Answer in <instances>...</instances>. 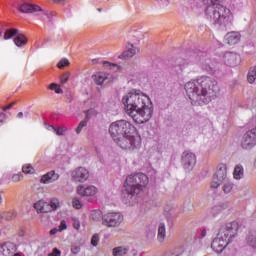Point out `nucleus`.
Segmentation results:
<instances>
[{
  "mask_svg": "<svg viewBox=\"0 0 256 256\" xmlns=\"http://www.w3.org/2000/svg\"><path fill=\"white\" fill-rule=\"evenodd\" d=\"M58 179H59V174L55 173V170H52L41 177L40 183H44L45 185H47L48 183H53Z\"/></svg>",
  "mask_w": 256,
  "mask_h": 256,
  "instance_id": "a211bd4d",
  "label": "nucleus"
},
{
  "mask_svg": "<svg viewBox=\"0 0 256 256\" xmlns=\"http://www.w3.org/2000/svg\"><path fill=\"white\" fill-rule=\"evenodd\" d=\"M243 149H253L256 145V127L247 131L242 138Z\"/></svg>",
  "mask_w": 256,
  "mask_h": 256,
  "instance_id": "f8f14e48",
  "label": "nucleus"
},
{
  "mask_svg": "<svg viewBox=\"0 0 256 256\" xmlns=\"http://www.w3.org/2000/svg\"><path fill=\"white\" fill-rule=\"evenodd\" d=\"M137 53L135 50V46L133 44L128 43L127 50H125L120 56L119 59H131Z\"/></svg>",
  "mask_w": 256,
  "mask_h": 256,
  "instance_id": "412c9836",
  "label": "nucleus"
},
{
  "mask_svg": "<svg viewBox=\"0 0 256 256\" xmlns=\"http://www.w3.org/2000/svg\"><path fill=\"white\" fill-rule=\"evenodd\" d=\"M72 207H74V209H81V207H83V204H81L79 198H73Z\"/></svg>",
  "mask_w": 256,
  "mask_h": 256,
  "instance_id": "58836bf2",
  "label": "nucleus"
},
{
  "mask_svg": "<svg viewBox=\"0 0 256 256\" xmlns=\"http://www.w3.org/2000/svg\"><path fill=\"white\" fill-rule=\"evenodd\" d=\"M223 191H224V193H231V191H233V183H231V182L224 183Z\"/></svg>",
  "mask_w": 256,
  "mask_h": 256,
  "instance_id": "e433bc0d",
  "label": "nucleus"
},
{
  "mask_svg": "<svg viewBox=\"0 0 256 256\" xmlns=\"http://www.w3.org/2000/svg\"><path fill=\"white\" fill-rule=\"evenodd\" d=\"M3 203V197L0 194V204Z\"/></svg>",
  "mask_w": 256,
  "mask_h": 256,
  "instance_id": "338daca9",
  "label": "nucleus"
},
{
  "mask_svg": "<svg viewBox=\"0 0 256 256\" xmlns=\"http://www.w3.org/2000/svg\"><path fill=\"white\" fill-rule=\"evenodd\" d=\"M68 65H70L69 60L67 58H63L58 62L57 67L58 69H64L65 67H68Z\"/></svg>",
  "mask_w": 256,
  "mask_h": 256,
  "instance_id": "c9c22d12",
  "label": "nucleus"
},
{
  "mask_svg": "<svg viewBox=\"0 0 256 256\" xmlns=\"http://www.w3.org/2000/svg\"><path fill=\"white\" fill-rule=\"evenodd\" d=\"M121 149H137L141 145V138L135 137L133 134L117 136L112 138Z\"/></svg>",
  "mask_w": 256,
  "mask_h": 256,
  "instance_id": "423d86ee",
  "label": "nucleus"
},
{
  "mask_svg": "<svg viewBox=\"0 0 256 256\" xmlns=\"http://www.w3.org/2000/svg\"><path fill=\"white\" fill-rule=\"evenodd\" d=\"M127 251H129L128 248H123L119 246L113 249V255L114 256L127 255Z\"/></svg>",
  "mask_w": 256,
  "mask_h": 256,
  "instance_id": "c85d7f7f",
  "label": "nucleus"
},
{
  "mask_svg": "<svg viewBox=\"0 0 256 256\" xmlns=\"http://www.w3.org/2000/svg\"><path fill=\"white\" fill-rule=\"evenodd\" d=\"M68 81H69V72H65L60 76V83L62 85H65V83H67Z\"/></svg>",
  "mask_w": 256,
  "mask_h": 256,
  "instance_id": "ea45409f",
  "label": "nucleus"
},
{
  "mask_svg": "<svg viewBox=\"0 0 256 256\" xmlns=\"http://www.w3.org/2000/svg\"><path fill=\"white\" fill-rule=\"evenodd\" d=\"M19 33V29L17 28H10L7 29L4 33V39H13V37H17V34Z\"/></svg>",
  "mask_w": 256,
  "mask_h": 256,
  "instance_id": "393cba45",
  "label": "nucleus"
},
{
  "mask_svg": "<svg viewBox=\"0 0 256 256\" xmlns=\"http://www.w3.org/2000/svg\"><path fill=\"white\" fill-rule=\"evenodd\" d=\"M81 251V246L77 245V244H73L71 246V253H73V255H78V253Z\"/></svg>",
  "mask_w": 256,
  "mask_h": 256,
  "instance_id": "37998d69",
  "label": "nucleus"
},
{
  "mask_svg": "<svg viewBox=\"0 0 256 256\" xmlns=\"http://www.w3.org/2000/svg\"><path fill=\"white\" fill-rule=\"evenodd\" d=\"M46 17L49 18V21H52L53 20V12H51L50 14L49 13H45Z\"/></svg>",
  "mask_w": 256,
  "mask_h": 256,
  "instance_id": "052dcab7",
  "label": "nucleus"
},
{
  "mask_svg": "<svg viewBox=\"0 0 256 256\" xmlns=\"http://www.w3.org/2000/svg\"><path fill=\"white\" fill-rule=\"evenodd\" d=\"M243 177V166H236L234 168V179H241Z\"/></svg>",
  "mask_w": 256,
  "mask_h": 256,
  "instance_id": "473e14b6",
  "label": "nucleus"
},
{
  "mask_svg": "<svg viewBox=\"0 0 256 256\" xmlns=\"http://www.w3.org/2000/svg\"><path fill=\"white\" fill-rule=\"evenodd\" d=\"M18 236H19V237H25V232H24L23 230H20V231L18 232Z\"/></svg>",
  "mask_w": 256,
  "mask_h": 256,
  "instance_id": "680f3d73",
  "label": "nucleus"
},
{
  "mask_svg": "<svg viewBox=\"0 0 256 256\" xmlns=\"http://www.w3.org/2000/svg\"><path fill=\"white\" fill-rule=\"evenodd\" d=\"M77 193L82 197H93L97 193V188L95 186H79Z\"/></svg>",
  "mask_w": 256,
  "mask_h": 256,
  "instance_id": "f3484780",
  "label": "nucleus"
},
{
  "mask_svg": "<svg viewBox=\"0 0 256 256\" xmlns=\"http://www.w3.org/2000/svg\"><path fill=\"white\" fill-rule=\"evenodd\" d=\"M53 130L56 132V135H63V133H65V129L61 127H58V128L53 127Z\"/></svg>",
  "mask_w": 256,
  "mask_h": 256,
  "instance_id": "de8ad7c7",
  "label": "nucleus"
},
{
  "mask_svg": "<svg viewBox=\"0 0 256 256\" xmlns=\"http://www.w3.org/2000/svg\"><path fill=\"white\" fill-rule=\"evenodd\" d=\"M83 127H87V120H82L79 124L78 127L76 128V133L79 135L81 131H83Z\"/></svg>",
  "mask_w": 256,
  "mask_h": 256,
  "instance_id": "4c0bfd02",
  "label": "nucleus"
},
{
  "mask_svg": "<svg viewBox=\"0 0 256 256\" xmlns=\"http://www.w3.org/2000/svg\"><path fill=\"white\" fill-rule=\"evenodd\" d=\"M239 233V223L230 222L225 225H222L219 229L218 234H220L221 239H227L228 242L232 243L233 239L237 237Z\"/></svg>",
  "mask_w": 256,
  "mask_h": 256,
  "instance_id": "0eeeda50",
  "label": "nucleus"
},
{
  "mask_svg": "<svg viewBox=\"0 0 256 256\" xmlns=\"http://www.w3.org/2000/svg\"><path fill=\"white\" fill-rule=\"evenodd\" d=\"M181 164L185 171H193L197 164V156L192 152L184 151L181 155Z\"/></svg>",
  "mask_w": 256,
  "mask_h": 256,
  "instance_id": "9d476101",
  "label": "nucleus"
},
{
  "mask_svg": "<svg viewBox=\"0 0 256 256\" xmlns=\"http://www.w3.org/2000/svg\"><path fill=\"white\" fill-rule=\"evenodd\" d=\"M15 251H17V247L13 242L0 244V256H13Z\"/></svg>",
  "mask_w": 256,
  "mask_h": 256,
  "instance_id": "dca6fc26",
  "label": "nucleus"
},
{
  "mask_svg": "<svg viewBox=\"0 0 256 256\" xmlns=\"http://www.w3.org/2000/svg\"><path fill=\"white\" fill-rule=\"evenodd\" d=\"M229 243L231 242L228 241L226 238H221L220 234L218 233L217 237L214 238L211 243V248L216 253H223V250L225 249V247H227V245H229Z\"/></svg>",
  "mask_w": 256,
  "mask_h": 256,
  "instance_id": "ddd939ff",
  "label": "nucleus"
},
{
  "mask_svg": "<svg viewBox=\"0 0 256 256\" xmlns=\"http://www.w3.org/2000/svg\"><path fill=\"white\" fill-rule=\"evenodd\" d=\"M48 205H49V209H51V211H57V209H59V199L52 198L50 200V203H48Z\"/></svg>",
  "mask_w": 256,
  "mask_h": 256,
  "instance_id": "2f4dec72",
  "label": "nucleus"
},
{
  "mask_svg": "<svg viewBox=\"0 0 256 256\" xmlns=\"http://www.w3.org/2000/svg\"><path fill=\"white\" fill-rule=\"evenodd\" d=\"M55 93L62 94L63 89H61L59 86H57L56 89H55Z\"/></svg>",
  "mask_w": 256,
  "mask_h": 256,
  "instance_id": "13d9d810",
  "label": "nucleus"
},
{
  "mask_svg": "<svg viewBox=\"0 0 256 256\" xmlns=\"http://www.w3.org/2000/svg\"><path fill=\"white\" fill-rule=\"evenodd\" d=\"M72 225H73L74 229H77V231H79V229L81 227V222H79L78 219H74Z\"/></svg>",
  "mask_w": 256,
  "mask_h": 256,
  "instance_id": "49530a36",
  "label": "nucleus"
},
{
  "mask_svg": "<svg viewBox=\"0 0 256 256\" xmlns=\"http://www.w3.org/2000/svg\"><path fill=\"white\" fill-rule=\"evenodd\" d=\"M17 117H18V119L23 118V112H19V113L17 114Z\"/></svg>",
  "mask_w": 256,
  "mask_h": 256,
  "instance_id": "e2e57ef3",
  "label": "nucleus"
},
{
  "mask_svg": "<svg viewBox=\"0 0 256 256\" xmlns=\"http://www.w3.org/2000/svg\"><path fill=\"white\" fill-rule=\"evenodd\" d=\"M5 119H7V114L0 113V125H3V123H5Z\"/></svg>",
  "mask_w": 256,
  "mask_h": 256,
  "instance_id": "3c124183",
  "label": "nucleus"
},
{
  "mask_svg": "<svg viewBox=\"0 0 256 256\" xmlns=\"http://www.w3.org/2000/svg\"><path fill=\"white\" fill-rule=\"evenodd\" d=\"M104 67H109V69H113V68H117L119 69V66H117V64H111L109 62H104Z\"/></svg>",
  "mask_w": 256,
  "mask_h": 256,
  "instance_id": "8fccbe9b",
  "label": "nucleus"
},
{
  "mask_svg": "<svg viewBox=\"0 0 256 256\" xmlns=\"http://www.w3.org/2000/svg\"><path fill=\"white\" fill-rule=\"evenodd\" d=\"M246 244L251 249H256V230L249 231L246 236Z\"/></svg>",
  "mask_w": 256,
  "mask_h": 256,
  "instance_id": "5701e85b",
  "label": "nucleus"
},
{
  "mask_svg": "<svg viewBox=\"0 0 256 256\" xmlns=\"http://www.w3.org/2000/svg\"><path fill=\"white\" fill-rule=\"evenodd\" d=\"M48 256H61V250L53 248L52 252L49 253Z\"/></svg>",
  "mask_w": 256,
  "mask_h": 256,
  "instance_id": "a18cd8bd",
  "label": "nucleus"
},
{
  "mask_svg": "<svg viewBox=\"0 0 256 256\" xmlns=\"http://www.w3.org/2000/svg\"><path fill=\"white\" fill-rule=\"evenodd\" d=\"M15 6L20 13H37V11H43L39 5L29 4L27 0H15Z\"/></svg>",
  "mask_w": 256,
  "mask_h": 256,
  "instance_id": "9b49d317",
  "label": "nucleus"
},
{
  "mask_svg": "<svg viewBox=\"0 0 256 256\" xmlns=\"http://www.w3.org/2000/svg\"><path fill=\"white\" fill-rule=\"evenodd\" d=\"M67 229V222L65 220H62L59 226V231H65Z\"/></svg>",
  "mask_w": 256,
  "mask_h": 256,
  "instance_id": "09e8293b",
  "label": "nucleus"
},
{
  "mask_svg": "<svg viewBox=\"0 0 256 256\" xmlns=\"http://www.w3.org/2000/svg\"><path fill=\"white\" fill-rule=\"evenodd\" d=\"M165 237H167V231L165 229V223H160L158 227L157 239L160 243H165Z\"/></svg>",
  "mask_w": 256,
  "mask_h": 256,
  "instance_id": "b1692460",
  "label": "nucleus"
},
{
  "mask_svg": "<svg viewBox=\"0 0 256 256\" xmlns=\"http://www.w3.org/2000/svg\"><path fill=\"white\" fill-rule=\"evenodd\" d=\"M84 121H89V114H86Z\"/></svg>",
  "mask_w": 256,
  "mask_h": 256,
  "instance_id": "69168bd1",
  "label": "nucleus"
},
{
  "mask_svg": "<svg viewBox=\"0 0 256 256\" xmlns=\"http://www.w3.org/2000/svg\"><path fill=\"white\" fill-rule=\"evenodd\" d=\"M22 171L23 173H25L26 175H33V173H35V169L33 168V166H31L30 164H26L22 167Z\"/></svg>",
  "mask_w": 256,
  "mask_h": 256,
  "instance_id": "f704fd0d",
  "label": "nucleus"
},
{
  "mask_svg": "<svg viewBox=\"0 0 256 256\" xmlns=\"http://www.w3.org/2000/svg\"><path fill=\"white\" fill-rule=\"evenodd\" d=\"M240 61H241V57H239V55H237V53L226 52L224 54V63L228 67H237V65H239Z\"/></svg>",
  "mask_w": 256,
  "mask_h": 256,
  "instance_id": "2eb2a0df",
  "label": "nucleus"
},
{
  "mask_svg": "<svg viewBox=\"0 0 256 256\" xmlns=\"http://www.w3.org/2000/svg\"><path fill=\"white\" fill-rule=\"evenodd\" d=\"M124 109L138 125H143L153 117V103L146 95H141V90H132L122 98Z\"/></svg>",
  "mask_w": 256,
  "mask_h": 256,
  "instance_id": "f257e3e1",
  "label": "nucleus"
},
{
  "mask_svg": "<svg viewBox=\"0 0 256 256\" xmlns=\"http://www.w3.org/2000/svg\"><path fill=\"white\" fill-rule=\"evenodd\" d=\"M223 209H225V207H223L221 205H216L211 208L210 213H211L212 217H217V215H219V213H221L223 211Z\"/></svg>",
  "mask_w": 256,
  "mask_h": 256,
  "instance_id": "7c9ffc66",
  "label": "nucleus"
},
{
  "mask_svg": "<svg viewBox=\"0 0 256 256\" xmlns=\"http://www.w3.org/2000/svg\"><path fill=\"white\" fill-rule=\"evenodd\" d=\"M92 63H93V65H97L98 60H97V59H93V60H92Z\"/></svg>",
  "mask_w": 256,
  "mask_h": 256,
  "instance_id": "0e129e2a",
  "label": "nucleus"
},
{
  "mask_svg": "<svg viewBox=\"0 0 256 256\" xmlns=\"http://www.w3.org/2000/svg\"><path fill=\"white\" fill-rule=\"evenodd\" d=\"M90 218L93 221H101V219H103V212L101 210H92Z\"/></svg>",
  "mask_w": 256,
  "mask_h": 256,
  "instance_id": "cd10ccee",
  "label": "nucleus"
},
{
  "mask_svg": "<svg viewBox=\"0 0 256 256\" xmlns=\"http://www.w3.org/2000/svg\"><path fill=\"white\" fill-rule=\"evenodd\" d=\"M228 45H237L241 41V34L239 32H229L225 36Z\"/></svg>",
  "mask_w": 256,
  "mask_h": 256,
  "instance_id": "6ab92c4d",
  "label": "nucleus"
},
{
  "mask_svg": "<svg viewBox=\"0 0 256 256\" xmlns=\"http://www.w3.org/2000/svg\"><path fill=\"white\" fill-rule=\"evenodd\" d=\"M123 223V214L119 212H109L102 217V225L105 227H119Z\"/></svg>",
  "mask_w": 256,
  "mask_h": 256,
  "instance_id": "6e6552de",
  "label": "nucleus"
},
{
  "mask_svg": "<svg viewBox=\"0 0 256 256\" xmlns=\"http://www.w3.org/2000/svg\"><path fill=\"white\" fill-rule=\"evenodd\" d=\"M17 102H12L10 103L8 106H5L2 108L3 111H9V109H11L12 107H15Z\"/></svg>",
  "mask_w": 256,
  "mask_h": 256,
  "instance_id": "603ef678",
  "label": "nucleus"
},
{
  "mask_svg": "<svg viewBox=\"0 0 256 256\" xmlns=\"http://www.w3.org/2000/svg\"><path fill=\"white\" fill-rule=\"evenodd\" d=\"M184 89L190 101L199 103V105H208L219 95V83L213 77L202 76L197 80L189 81Z\"/></svg>",
  "mask_w": 256,
  "mask_h": 256,
  "instance_id": "f03ea898",
  "label": "nucleus"
},
{
  "mask_svg": "<svg viewBox=\"0 0 256 256\" xmlns=\"http://www.w3.org/2000/svg\"><path fill=\"white\" fill-rule=\"evenodd\" d=\"M126 185L122 189L121 198L124 201H131L135 195H139L149 184V177L143 173L130 175L126 178Z\"/></svg>",
  "mask_w": 256,
  "mask_h": 256,
  "instance_id": "20e7f679",
  "label": "nucleus"
},
{
  "mask_svg": "<svg viewBox=\"0 0 256 256\" xmlns=\"http://www.w3.org/2000/svg\"><path fill=\"white\" fill-rule=\"evenodd\" d=\"M97 11L102 12L103 8H98Z\"/></svg>",
  "mask_w": 256,
  "mask_h": 256,
  "instance_id": "774afa93",
  "label": "nucleus"
},
{
  "mask_svg": "<svg viewBox=\"0 0 256 256\" xmlns=\"http://www.w3.org/2000/svg\"><path fill=\"white\" fill-rule=\"evenodd\" d=\"M188 56L190 57V61L192 63H199V61H201V56L197 54V52H189Z\"/></svg>",
  "mask_w": 256,
  "mask_h": 256,
  "instance_id": "72a5a7b5",
  "label": "nucleus"
},
{
  "mask_svg": "<svg viewBox=\"0 0 256 256\" xmlns=\"http://www.w3.org/2000/svg\"><path fill=\"white\" fill-rule=\"evenodd\" d=\"M72 179L78 183H85L89 179V170L84 167H78L72 172Z\"/></svg>",
  "mask_w": 256,
  "mask_h": 256,
  "instance_id": "4468645a",
  "label": "nucleus"
},
{
  "mask_svg": "<svg viewBox=\"0 0 256 256\" xmlns=\"http://www.w3.org/2000/svg\"><path fill=\"white\" fill-rule=\"evenodd\" d=\"M92 78L94 79V83H96V85L105 83V79H107V77L103 76L101 73L93 75Z\"/></svg>",
  "mask_w": 256,
  "mask_h": 256,
  "instance_id": "c756f323",
  "label": "nucleus"
},
{
  "mask_svg": "<svg viewBox=\"0 0 256 256\" xmlns=\"http://www.w3.org/2000/svg\"><path fill=\"white\" fill-rule=\"evenodd\" d=\"M206 236H207V230L205 228H200L198 230V238L203 239Z\"/></svg>",
  "mask_w": 256,
  "mask_h": 256,
  "instance_id": "c03bdc74",
  "label": "nucleus"
},
{
  "mask_svg": "<svg viewBox=\"0 0 256 256\" xmlns=\"http://www.w3.org/2000/svg\"><path fill=\"white\" fill-rule=\"evenodd\" d=\"M0 217L5 221H13V219L17 217V212L15 211L3 212L1 213Z\"/></svg>",
  "mask_w": 256,
  "mask_h": 256,
  "instance_id": "a878e982",
  "label": "nucleus"
},
{
  "mask_svg": "<svg viewBox=\"0 0 256 256\" xmlns=\"http://www.w3.org/2000/svg\"><path fill=\"white\" fill-rule=\"evenodd\" d=\"M174 67H181V59L176 60Z\"/></svg>",
  "mask_w": 256,
  "mask_h": 256,
  "instance_id": "bf43d9fd",
  "label": "nucleus"
},
{
  "mask_svg": "<svg viewBox=\"0 0 256 256\" xmlns=\"http://www.w3.org/2000/svg\"><path fill=\"white\" fill-rule=\"evenodd\" d=\"M28 41L29 40L27 39V36H25V34H22L19 32L13 39V42L16 45V47H25V45H27Z\"/></svg>",
  "mask_w": 256,
  "mask_h": 256,
  "instance_id": "4be33fe9",
  "label": "nucleus"
},
{
  "mask_svg": "<svg viewBox=\"0 0 256 256\" xmlns=\"http://www.w3.org/2000/svg\"><path fill=\"white\" fill-rule=\"evenodd\" d=\"M67 103H73V96L69 94L66 99Z\"/></svg>",
  "mask_w": 256,
  "mask_h": 256,
  "instance_id": "4d7b16f0",
  "label": "nucleus"
},
{
  "mask_svg": "<svg viewBox=\"0 0 256 256\" xmlns=\"http://www.w3.org/2000/svg\"><path fill=\"white\" fill-rule=\"evenodd\" d=\"M91 245H93V247H97V245H99V234H94L92 236Z\"/></svg>",
  "mask_w": 256,
  "mask_h": 256,
  "instance_id": "79ce46f5",
  "label": "nucleus"
},
{
  "mask_svg": "<svg viewBox=\"0 0 256 256\" xmlns=\"http://www.w3.org/2000/svg\"><path fill=\"white\" fill-rule=\"evenodd\" d=\"M34 209H36L37 213H51V208H49V203L39 200L34 203Z\"/></svg>",
  "mask_w": 256,
  "mask_h": 256,
  "instance_id": "aec40b11",
  "label": "nucleus"
},
{
  "mask_svg": "<svg viewBox=\"0 0 256 256\" xmlns=\"http://www.w3.org/2000/svg\"><path fill=\"white\" fill-rule=\"evenodd\" d=\"M137 128L127 120H117L109 126V133L112 138L123 137L124 135H135Z\"/></svg>",
  "mask_w": 256,
  "mask_h": 256,
  "instance_id": "39448f33",
  "label": "nucleus"
},
{
  "mask_svg": "<svg viewBox=\"0 0 256 256\" xmlns=\"http://www.w3.org/2000/svg\"><path fill=\"white\" fill-rule=\"evenodd\" d=\"M58 232H59V229L53 228L50 230V235H57Z\"/></svg>",
  "mask_w": 256,
  "mask_h": 256,
  "instance_id": "6e6d98bb",
  "label": "nucleus"
},
{
  "mask_svg": "<svg viewBox=\"0 0 256 256\" xmlns=\"http://www.w3.org/2000/svg\"><path fill=\"white\" fill-rule=\"evenodd\" d=\"M55 5H65L67 3L66 0H52Z\"/></svg>",
  "mask_w": 256,
  "mask_h": 256,
  "instance_id": "864d4df0",
  "label": "nucleus"
},
{
  "mask_svg": "<svg viewBox=\"0 0 256 256\" xmlns=\"http://www.w3.org/2000/svg\"><path fill=\"white\" fill-rule=\"evenodd\" d=\"M193 1L196 7L206 5L205 13L212 21L213 25H227L231 19V10L221 3L219 0H189Z\"/></svg>",
  "mask_w": 256,
  "mask_h": 256,
  "instance_id": "7ed1b4c3",
  "label": "nucleus"
},
{
  "mask_svg": "<svg viewBox=\"0 0 256 256\" xmlns=\"http://www.w3.org/2000/svg\"><path fill=\"white\" fill-rule=\"evenodd\" d=\"M12 181L13 183H19V181H23V174L22 173L14 174L12 176Z\"/></svg>",
  "mask_w": 256,
  "mask_h": 256,
  "instance_id": "a19ab883",
  "label": "nucleus"
},
{
  "mask_svg": "<svg viewBox=\"0 0 256 256\" xmlns=\"http://www.w3.org/2000/svg\"><path fill=\"white\" fill-rule=\"evenodd\" d=\"M58 87L57 83H51L48 87V89H50L51 91H55Z\"/></svg>",
  "mask_w": 256,
  "mask_h": 256,
  "instance_id": "5fc2aeb1",
  "label": "nucleus"
},
{
  "mask_svg": "<svg viewBox=\"0 0 256 256\" xmlns=\"http://www.w3.org/2000/svg\"><path fill=\"white\" fill-rule=\"evenodd\" d=\"M248 83H255L256 79V66L250 67L247 75Z\"/></svg>",
  "mask_w": 256,
  "mask_h": 256,
  "instance_id": "bb28decb",
  "label": "nucleus"
},
{
  "mask_svg": "<svg viewBox=\"0 0 256 256\" xmlns=\"http://www.w3.org/2000/svg\"><path fill=\"white\" fill-rule=\"evenodd\" d=\"M223 181H227V165L219 164L216 173L213 175L211 187L217 189Z\"/></svg>",
  "mask_w": 256,
  "mask_h": 256,
  "instance_id": "1a4fd4ad",
  "label": "nucleus"
}]
</instances>
